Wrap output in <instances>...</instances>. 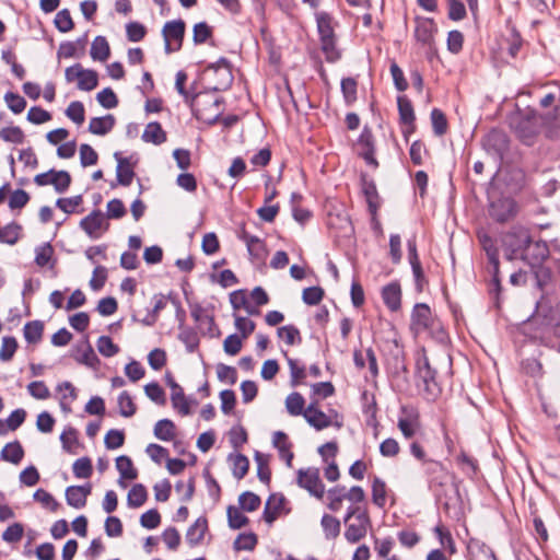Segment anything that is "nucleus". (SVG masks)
Returning <instances> with one entry per match:
<instances>
[{"instance_id":"36","label":"nucleus","mask_w":560,"mask_h":560,"mask_svg":"<svg viewBox=\"0 0 560 560\" xmlns=\"http://www.w3.org/2000/svg\"><path fill=\"white\" fill-rule=\"evenodd\" d=\"M320 50L328 62H336L341 58V50L337 45V37L319 39Z\"/></svg>"},{"instance_id":"32","label":"nucleus","mask_w":560,"mask_h":560,"mask_svg":"<svg viewBox=\"0 0 560 560\" xmlns=\"http://www.w3.org/2000/svg\"><path fill=\"white\" fill-rule=\"evenodd\" d=\"M362 190L372 215H375L380 207V198L375 184L372 180H363Z\"/></svg>"},{"instance_id":"26","label":"nucleus","mask_w":560,"mask_h":560,"mask_svg":"<svg viewBox=\"0 0 560 560\" xmlns=\"http://www.w3.org/2000/svg\"><path fill=\"white\" fill-rule=\"evenodd\" d=\"M221 77V81L214 86L215 90H224L230 86L233 80L230 62L225 58H220L215 63L209 67Z\"/></svg>"},{"instance_id":"58","label":"nucleus","mask_w":560,"mask_h":560,"mask_svg":"<svg viewBox=\"0 0 560 560\" xmlns=\"http://www.w3.org/2000/svg\"><path fill=\"white\" fill-rule=\"evenodd\" d=\"M54 255V248L49 243H45L35 249V262L39 267H45L49 264Z\"/></svg>"},{"instance_id":"42","label":"nucleus","mask_w":560,"mask_h":560,"mask_svg":"<svg viewBox=\"0 0 560 560\" xmlns=\"http://www.w3.org/2000/svg\"><path fill=\"white\" fill-rule=\"evenodd\" d=\"M22 226L15 222H11L3 226L0 231V243L14 245L21 236Z\"/></svg>"},{"instance_id":"9","label":"nucleus","mask_w":560,"mask_h":560,"mask_svg":"<svg viewBox=\"0 0 560 560\" xmlns=\"http://www.w3.org/2000/svg\"><path fill=\"white\" fill-rule=\"evenodd\" d=\"M80 226L91 238H98L107 230L108 224L104 214L95 210L81 220Z\"/></svg>"},{"instance_id":"56","label":"nucleus","mask_w":560,"mask_h":560,"mask_svg":"<svg viewBox=\"0 0 560 560\" xmlns=\"http://www.w3.org/2000/svg\"><path fill=\"white\" fill-rule=\"evenodd\" d=\"M66 115L77 125H81L85 119L84 106L81 102L74 101L69 104L66 109Z\"/></svg>"},{"instance_id":"10","label":"nucleus","mask_w":560,"mask_h":560,"mask_svg":"<svg viewBox=\"0 0 560 560\" xmlns=\"http://www.w3.org/2000/svg\"><path fill=\"white\" fill-rule=\"evenodd\" d=\"M402 416L398 419V429L406 439L413 438L420 430L419 413L415 409L401 408Z\"/></svg>"},{"instance_id":"49","label":"nucleus","mask_w":560,"mask_h":560,"mask_svg":"<svg viewBox=\"0 0 560 560\" xmlns=\"http://www.w3.org/2000/svg\"><path fill=\"white\" fill-rule=\"evenodd\" d=\"M62 447L66 452L74 454L78 447V432L75 429L69 427L63 430L60 435Z\"/></svg>"},{"instance_id":"6","label":"nucleus","mask_w":560,"mask_h":560,"mask_svg":"<svg viewBox=\"0 0 560 560\" xmlns=\"http://www.w3.org/2000/svg\"><path fill=\"white\" fill-rule=\"evenodd\" d=\"M162 33L165 42V51L168 54L176 51L180 49L183 44L185 22L182 20L166 22Z\"/></svg>"},{"instance_id":"35","label":"nucleus","mask_w":560,"mask_h":560,"mask_svg":"<svg viewBox=\"0 0 560 560\" xmlns=\"http://www.w3.org/2000/svg\"><path fill=\"white\" fill-rule=\"evenodd\" d=\"M372 501L378 508H384L387 502V486L378 477H375L372 482Z\"/></svg>"},{"instance_id":"41","label":"nucleus","mask_w":560,"mask_h":560,"mask_svg":"<svg viewBox=\"0 0 560 560\" xmlns=\"http://www.w3.org/2000/svg\"><path fill=\"white\" fill-rule=\"evenodd\" d=\"M57 390L61 393L60 407L63 411H70L68 407L73 400L77 399V390L70 382H62L58 384Z\"/></svg>"},{"instance_id":"29","label":"nucleus","mask_w":560,"mask_h":560,"mask_svg":"<svg viewBox=\"0 0 560 560\" xmlns=\"http://www.w3.org/2000/svg\"><path fill=\"white\" fill-rule=\"evenodd\" d=\"M142 140L153 144H162L166 141V133L159 122H149L142 133Z\"/></svg>"},{"instance_id":"37","label":"nucleus","mask_w":560,"mask_h":560,"mask_svg":"<svg viewBox=\"0 0 560 560\" xmlns=\"http://www.w3.org/2000/svg\"><path fill=\"white\" fill-rule=\"evenodd\" d=\"M284 357L287 359L289 369H290V384L292 387H295L303 383V381L306 378V370L304 365H301L298 360H294L292 358H289L287 353H284Z\"/></svg>"},{"instance_id":"61","label":"nucleus","mask_w":560,"mask_h":560,"mask_svg":"<svg viewBox=\"0 0 560 560\" xmlns=\"http://www.w3.org/2000/svg\"><path fill=\"white\" fill-rule=\"evenodd\" d=\"M212 36V30L206 22L195 24L192 30V39L196 45L207 42Z\"/></svg>"},{"instance_id":"1","label":"nucleus","mask_w":560,"mask_h":560,"mask_svg":"<svg viewBox=\"0 0 560 560\" xmlns=\"http://www.w3.org/2000/svg\"><path fill=\"white\" fill-rule=\"evenodd\" d=\"M557 289L558 283L549 293L541 292L535 312L527 317V338L545 342L551 334L560 337V304L553 308Z\"/></svg>"},{"instance_id":"55","label":"nucleus","mask_w":560,"mask_h":560,"mask_svg":"<svg viewBox=\"0 0 560 560\" xmlns=\"http://www.w3.org/2000/svg\"><path fill=\"white\" fill-rule=\"evenodd\" d=\"M4 102L10 110L14 114H21L26 107V101L20 94L7 92Z\"/></svg>"},{"instance_id":"16","label":"nucleus","mask_w":560,"mask_h":560,"mask_svg":"<svg viewBox=\"0 0 560 560\" xmlns=\"http://www.w3.org/2000/svg\"><path fill=\"white\" fill-rule=\"evenodd\" d=\"M241 240L246 244L247 250L252 259L256 262H261L267 256L265 242L255 235L243 232Z\"/></svg>"},{"instance_id":"11","label":"nucleus","mask_w":560,"mask_h":560,"mask_svg":"<svg viewBox=\"0 0 560 560\" xmlns=\"http://www.w3.org/2000/svg\"><path fill=\"white\" fill-rule=\"evenodd\" d=\"M517 211L515 201L511 198H501L491 203L490 214L499 222L512 219Z\"/></svg>"},{"instance_id":"12","label":"nucleus","mask_w":560,"mask_h":560,"mask_svg":"<svg viewBox=\"0 0 560 560\" xmlns=\"http://www.w3.org/2000/svg\"><path fill=\"white\" fill-rule=\"evenodd\" d=\"M432 324V313L424 303L416 304L411 314V328L416 332L428 329Z\"/></svg>"},{"instance_id":"54","label":"nucleus","mask_w":560,"mask_h":560,"mask_svg":"<svg viewBox=\"0 0 560 560\" xmlns=\"http://www.w3.org/2000/svg\"><path fill=\"white\" fill-rule=\"evenodd\" d=\"M77 478H89L93 472L92 462L89 457L78 458L72 465Z\"/></svg>"},{"instance_id":"19","label":"nucleus","mask_w":560,"mask_h":560,"mask_svg":"<svg viewBox=\"0 0 560 560\" xmlns=\"http://www.w3.org/2000/svg\"><path fill=\"white\" fill-rule=\"evenodd\" d=\"M382 299L385 305L393 312L400 308L401 304V289L399 283L392 282L382 289Z\"/></svg>"},{"instance_id":"45","label":"nucleus","mask_w":560,"mask_h":560,"mask_svg":"<svg viewBox=\"0 0 560 560\" xmlns=\"http://www.w3.org/2000/svg\"><path fill=\"white\" fill-rule=\"evenodd\" d=\"M18 350V341L14 337L5 336L2 338L0 347V361L9 362L14 357Z\"/></svg>"},{"instance_id":"63","label":"nucleus","mask_w":560,"mask_h":560,"mask_svg":"<svg viewBox=\"0 0 560 560\" xmlns=\"http://www.w3.org/2000/svg\"><path fill=\"white\" fill-rule=\"evenodd\" d=\"M97 102L107 109L115 108L118 105V98L110 88H105L96 95Z\"/></svg>"},{"instance_id":"43","label":"nucleus","mask_w":560,"mask_h":560,"mask_svg":"<svg viewBox=\"0 0 560 560\" xmlns=\"http://www.w3.org/2000/svg\"><path fill=\"white\" fill-rule=\"evenodd\" d=\"M325 537L327 539H335L340 534V522L335 516L324 514L320 521Z\"/></svg>"},{"instance_id":"2","label":"nucleus","mask_w":560,"mask_h":560,"mask_svg":"<svg viewBox=\"0 0 560 560\" xmlns=\"http://www.w3.org/2000/svg\"><path fill=\"white\" fill-rule=\"evenodd\" d=\"M548 256L546 242H533L527 236V265L532 269L537 289L547 293L560 282V261L550 260Z\"/></svg>"},{"instance_id":"23","label":"nucleus","mask_w":560,"mask_h":560,"mask_svg":"<svg viewBox=\"0 0 560 560\" xmlns=\"http://www.w3.org/2000/svg\"><path fill=\"white\" fill-rule=\"evenodd\" d=\"M272 444L278 450L281 459L290 467L292 465L293 453L288 435L282 431H277L272 436Z\"/></svg>"},{"instance_id":"31","label":"nucleus","mask_w":560,"mask_h":560,"mask_svg":"<svg viewBox=\"0 0 560 560\" xmlns=\"http://www.w3.org/2000/svg\"><path fill=\"white\" fill-rule=\"evenodd\" d=\"M90 54L93 60H107L110 54L107 39L104 36H96L92 42Z\"/></svg>"},{"instance_id":"48","label":"nucleus","mask_w":560,"mask_h":560,"mask_svg":"<svg viewBox=\"0 0 560 560\" xmlns=\"http://www.w3.org/2000/svg\"><path fill=\"white\" fill-rule=\"evenodd\" d=\"M118 407L119 413L125 418L132 417L137 411L133 399L128 392H122L118 396Z\"/></svg>"},{"instance_id":"50","label":"nucleus","mask_w":560,"mask_h":560,"mask_svg":"<svg viewBox=\"0 0 560 560\" xmlns=\"http://www.w3.org/2000/svg\"><path fill=\"white\" fill-rule=\"evenodd\" d=\"M229 526L232 529H240L248 523V518L242 513V511L233 505H230L226 510Z\"/></svg>"},{"instance_id":"25","label":"nucleus","mask_w":560,"mask_h":560,"mask_svg":"<svg viewBox=\"0 0 560 560\" xmlns=\"http://www.w3.org/2000/svg\"><path fill=\"white\" fill-rule=\"evenodd\" d=\"M317 32L319 39L336 37L335 34V22L332 16L327 12H317L315 14Z\"/></svg>"},{"instance_id":"18","label":"nucleus","mask_w":560,"mask_h":560,"mask_svg":"<svg viewBox=\"0 0 560 560\" xmlns=\"http://www.w3.org/2000/svg\"><path fill=\"white\" fill-rule=\"evenodd\" d=\"M359 147L361 148L360 155L365 160V162L373 167H377L378 163L374 158V141L373 135L370 130L364 129L358 141Z\"/></svg>"},{"instance_id":"22","label":"nucleus","mask_w":560,"mask_h":560,"mask_svg":"<svg viewBox=\"0 0 560 560\" xmlns=\"http://www.w3.org/2000/svg\"><path fill=\"white\" fill-rule=\"evenodd\" d=\"M436 27L432 19L417 18L415 37L422 44H430Z\"/></svg>"},{"instance_id":"17","label":"nucleus","mask_w":560,"mask_h":560,"mask_svg":"<svg viewBox=\"0 0 560 560\" xmlns=\"http://www.w3.org/2000/svg\"><path fill=\"white\" fill-rule=\"evenodd\" d=\"M478 240L482 246V249L486 252L487 254V257H488V260H489V264L492 266L493 268V273H494V280L497 281V283L499 284V280L497 278L498 273H499V252H498V248L495 246V243L494 241L489 236L487 235L486 233H479L478 234Z\"/></svg>"},{"instance_id":"27","label":"nucleus","mask_w":560,"mask_h":560,"mask_svg":"<svg viewBox=\"0 0 560 560\" xmlns=\"http://www.w3.org/2000/svg\"><path fill=\"white\" fill-rule=\"evenodd\" d=\"M397 105H398L400 121L404 125L410 127V129L407 130V132H411L413 130V121H415L416 117H415L413 106H412L410 100L405 95L398 96Z\"/></svg>"},{"instance_id":"57","label":"nucleus","mask_w":560,"mask_h":560,"mask_svg":"<svg viewBox=\"0 0 560 560\" xmlns=\"http://www.w3.org/2000/svg\"><path fill=\"white\" fill-rule=\"evenodd\" d=\"M178 339L186 346L188 352H194L199 343V339L196 331L187 327L180 328Z\"/></svg>"},{"instance_id":"4","label":"nucleus","mask_w":560,"mask_h":560,"mask_svg":"<svg viewBox=\"0 0 560 560\" xmlns=\"http://www.w3.org/2000/svg\"><path fill=\"white\" fill-rule=\"evenodd\" d=\"M502 245L508 260L525 259V233L522 229L506 233L502 238Z\"/></svg>"},{"instance_id":"40","label":"nucleus","mask_w":560,"mask_h":560,"mask_svg":"<svg viewBox=\"0 0 560 560\" xmlns=\"http://www.w3.org/2000/svg\"><path fill=\"white\" fill-rule=\"evenodd\" d=\"M116 468L119 471L121 479L133 480L138 477V471L128 456L121 455L117 457Z\"/></svg>"},{"instance_id":"5","label":"nucleus","mask_w":560,"mask_h":560,"mask_svg":"<svg viewBox=\"0 0 560 560\" xmlns=\"http://www.w3.org/2000/svg\"><path fill=\"white\" fill-rule=\"evenodd\" d=\"M298 485L310 492V494L322 499L325 493V486L319 477V469L315 467L301 468L298 470Z\"/></svg>"},{"instance_id":"59","label":"nucleus","mask_w":560,"mask_h":560,"mask_svg":"<svg viewBox=\"0 0 560 560\" xmlns=\"http://www.w3.org/2000/svg\"><path fill=\"white\" fill-rule=\"evenodd\" d=\"M145 395L158 405H165V392L164 389L155 382L149 383L144 386Z\"/></svg>"},{"instance_id":"20","label":"nucleus","mask_w":560,"mask_h":560,"mask_svg":"<svg viewBox=\"0 0 560 560\" xmlns=\"http://www.w3.org/2000/svg\"><path fill=\"white\" fill-rule=\"evenodd\" d=\"M285 503V498L280 493H272L269 495L265 510H264V520L271 524L279 516L281 510L283 509Z\"/></svg>"},{"instance_id":"30","label":"nucleus","mask_w":560,"mask_h":560,"mask_svg":"<svg viewBox=\"0 0 560 560\" xmlns=\"http://www.w3.org/2000/svg\"><path fill=\"white\" fill-rule=\"evenodd\" d=\"M154 436L161 441L170 442L175 439V424L170 419L159 420L154 425Z\"/></svg>"},{"instance_id":"34","label":"nucleus","mask_w":560,"mask_h":560,"mask_svg":"<svg viewBox=\"0 0 560 560\" xmlns=\"http://www.w3.org/2000/svg\"><path fill=\"white\" fill-rule=\"evenodd\" d=\"M285 408L290 416H303L305 410L304 397L298 392L291 393L285 398Z\"/></svg>"},{"instance_id":"51","label":"nucleus","mask_w":560,"mask_h":560,"mask_svg":"<svg viewBox=\"0 0 560 560\" xmlns=\"http://www.w3.org/2000/svg\"><path fill=\"white\" fill-rule=\"evenodd\" d=\"M431 122L434 135L441 137L447 131V120L444 113L439 108H433L431 112Z\"/></svg>"},{"instance_id":"64","label":"nucleus","mask_w":560,"mask_h":560,"mask_svg":"<svg viewBox=\"0 0 560 560\" xmlns=\"http://www.w3.org/2000/svg\"><path fill=\"white\" fill-rule=\"evenodd\" d=\"M55 25L62 33L70 32L73 28L74 24L69 10L63 9L56 14Z\"/></svg>"},{"instance_id":"14","label":"nucleus","mask_w":560,"mask_h":560,"mask_svg":"<svg viewBox=\"0 0 560 560\" xmlns=\"http://www.w3.org/2000/svg\"><path fill=\"white\" fill-rule=\"evenodd\" d=\"M92 486H70L66 489L67 503L74 509H82L86 505L88 497L91 494Z\"/></svg>"},{"instance_id":"21","label":"nucleus","mask_w":560,"mask_h":560,"mask_svg":"<svg viewBox=\"0 0 560 560\" xmlns=\"http://www.w3.org/2000/svg\"><path fill=\"white\" fill-rule=\"evenodd\" d=\"M208 530V522L206 517H199L189 526L186 533V541L190 547L200 545Z\"/></svg>"},{"instance_id":"28","label":"nucleus","mask_w":560,"mask_h":560,"mask_svg":"<svg viewBox=\"0 0 560 560\" xmlns=\"http://www.w3.org/2000/svg\"><path fill=\"white\" fill-rule=\"evenodd\" d=\"M114 125L115 118L113 115L94 117L90 120L89 131L93 135L104 136L113 129Z\"/></svg>"},{"instance_id":"7","label":"nucleus","mask_w":560,"mask_h":560,"mask_svg":"<svg viewBox=\"0 0 560 560\" xmlns=\"http://www.w3.org/2000/svg\"><path fill=\"white\" fill-rule=\"evenodd\" d=\"M34 182L38 186L52 185L57 192L62 194L69 188L71 176L67 171L50 170L46 173L37 174L34 177Z\"/></svg>"},{"instance_id":"8","label":"nucleus","mask_w":560,"mask_h":560,"mask_svg":"<svg viewBox=\"0 0 560 560\" xmlns=\"http://www.w3.org/2000/svg\"><path fill=\"white\" fill-rule=\"evenodd\" d=\"M417 376L422 382L423 388L430 397H435L440 393V386L436 382V371L431 368L427 357H422L418 360Z\"/></svg>"},{"instance_id":"47","label":"nucleus","mask_w":560,"mask_h":560,"mask_svg":"<svg viewBox=\"0 0 560 560\" xmlns=\"http://www.w3.org/2000/svg\"><path fill=\"white\" fill-rule=\"evenodd\" d=\"M278 337L282 339L288 346H293L301 342V335L299 329L293 325H287L278 328Z\"/></svg>"},{"instance_id":"53","label":"nucleus","mask_w":560,"mask_h":560,"mask_svg":"<svg viewBox=\"0 0 560 560\" xmlns=\"http://www.w3.org/2000/svg\"><path fill=\"white\" fill-rule=\"evenodd\" d=\"M96 347L98 352L105 358H112L119 352V347L108 336H101L96 341Z\"/></svg>"},{"instance_id":"62","label":"nucleus","mask_w":560,"mask_h":560,"mask_svg":"<svg viewBox=\"0 0 560 560\" xmlns=\"http://www.w3.org/2000/svg\"><path fill=\"white\" fill-rule=\"evenodd\" d=\"M0 138L7 142L20 144L24 141V132L20 127H5L0 130Z\"/></svg>"},{"instance_id":"46","label":"nucleus","mask_w":560,"mask_h":560,"mask_svg":"<svg viewBox=\"0 0 560 560\" xmlns=\"http://www.w3.org/2000/svg\"><path fill=\"white\" fill-rule=\"evenodd\" d=\"M328 499V509L337 512L340 510L342 501L346 499V489L345 487H335L328 490L327 493Z\"/></svg>"},{"instance_id":"39","label":"nucleus","mask_w":560,"mask_h":560,"mask_svg":"<svg viewBox=\"0 0 560 560\" xmlns=\"http://www.w3.org/2000/svg\"><path fill=\"white\" fill-rule=\"evenodd\" d=\"M44 324L40 320L28 322L24 325L23 334L28 343H37L42 340Z\"/></svg>"},{"instance_id":"38","label":"nucleus","mask_w":560,"mask_h":560,"mask_svg":"<svg viewBox=\"0 0 560 560\" xmlns=\"http://www.w3.org/2000/svg\"><path fill=\"white\" fill-rule=\"evenodd\" d=\"M148 499V492L143 485L137 483L131 487L127 495V503L130 508L142 506Z\"/></svg>"},{"instance_id":"44","label":"nucleus","mask_w":560,"mask_h":560,"mask_svg":"<svg viewBox=\"0 0 560 560\" xmlns=\"http://www.w3.org/2000/svg\"><path fill=\"white\" fill-rule=\"evenodd\" d=\"M98 84L97 72L91 69H83L82 74L77 80V86L81 91H92Z\"/></svg>"},{"instance_id":"60","label":"nucleus","mask_w":560,"mask_h":560,"mask_svg":"<svg viewBox=\"0 0 560 560\" xmlns=\"http://www.w3.org/2000/svg\"><path fill=\"white\" fill-rule=\"evenodd\" d=\"M27 392L35 399L45 400L50 397L49 388L43 381L31 382L27 385Z\"/></svg>"},{"instance_id":"52","label":"nucleus","mask_w":560,"mask_h":560,"mask_svg":"<svg viewBox=\"0 0 560 560\" xmlns=\"http://www.w3.org/2000/svg\"><path fill=\"white\" fill-rule=\"evenodd\" d=\"M238 503L242 510L254 512L260 506L261 500L254 492L246 491L238 497Z\"/></svg>"},{"instance_id":"24","label":"nucleus","mask_w":560,"mask_h":560,"mask_svg":"<svg viewBox=\"0 0 560 560\" xmlns=\"http://www.w3.org/2000/svg\"><path fill=\"white\" fill-rule=\"evenodd\" d=\"M115 158L117 160V182L122 186H129L135 176L133 166L128 159L121 158L117 152Z\"/></svg>"},{"instance_id":"3","label":"nucleus","mask_w":560,"mask_h":560,"mask_svg":"<svg viewBox=\"0 0 560 560\" xmlns=\"http://www.w3.org/2000/svg\"><path fill=\"white\" fill-rule=\"evenodd\" d=\"M188 105L194 116L207 124L215 122L222 113V102L212 93L195 94Z\"/></svg>"},{"instance_id":"15","label":"nucleus","mask_w":560,"mask_h":560,"mask_svg":"<svg viewBox=\"0 0 560 560\" xmlns=\"http://www.w3.org/2000/svg\"><path fill=\"white\" fill-rule=\"evenodd\" d=\"M303 417L307 423L316 430H323L331 425L330 417L318 409L316 402H311L305 408Z\"/></svg>"},{"instance_id":"33","label":"nucleus","mask_w":560,"mask_h":560,"mask_svg":"<svg viewBox=\"0 0 560 560\" xmlns=\"http://www.w3.org/2000/svg\"><path fill=\"white\" fill-rule=\"evenodd\" d=\"M23 456L24 450L18 441L5 444L1 451V458L15 465L22 460Z\"/></svg>"},{"instance_id":"13","label":"nucleus","mask_w":560,"mask_h":560,"mask_svg":"<svg viewBox=\"0 0 560 560\" xmlns=\"http://www.w3.org/2000/svg\"><path fill=\"white\" fill-rule=\"evenodd\" d=\"M369 526H370L369 516L365 513H360L357 515L355 523L348 525V527L345 532V538L349 542L355 544L365 537Z\"/></svg>"}]
</instances>
